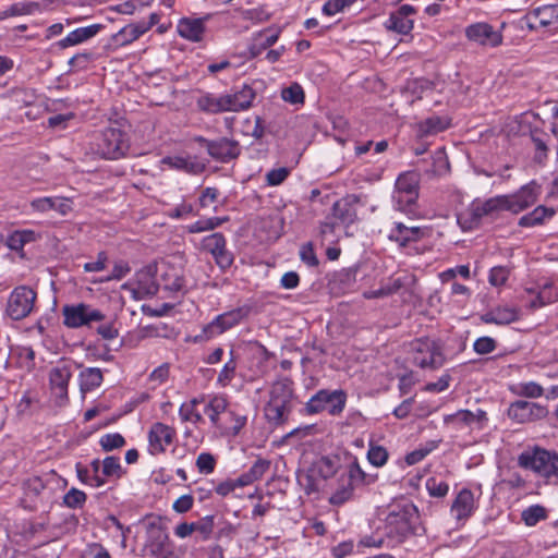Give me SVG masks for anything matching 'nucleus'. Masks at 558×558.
I'll return each mask as SVG.
<instances>
[{
    "mask_svg": "<svg viewBox=\"0 0 558 558\" xmlns=\"http://www.w3.org/2000/svg\"><path fill=\"white\" fill-rule=\"evenodd\" d=\"M520 317V310L511 305H498L481 316L485 324L509 325Z\"/></svg>",
    "mask_w": 558,
    "mask_h": 558,
    "instance_id": "obj_26",
    "label": "nucleus"
},
{
    "mask_svg": "<svg viewBox=\"0 0 558 558\" xmlns=\"http://www.w3.org/2000/svg\"><path fill=\"white\" fill-rule=\"evenodd\" d=\"M413 362L421 368H438L445 357L439 344L429 338L416 339L412 342Z\"/></svg>",
    "mask_w": 558,
    "mask_h": 558,
    "instance_id": "obj_8",
    "label": "nucleus"
},
{
    "mask_svg": "<svg viewBox=\"0 0 558 558\" xmlns=\"http://www.w3.org/2000/svg\"><path fill=\"white\" fill-rule=\"evenodd\" d=\"M416 10L409 4L401 5L398 10L390 13L388 20L385 22V27L388 31L401 35H408L414 27V14Z\"/></svg>",
    "mask_w": 558,
    "mask_h": 558,
    "instance_id": "obj_18",
    "label": "nucleus"
},
{
    "mask_svg": "<svg viewBox=\"0 0 558 558\" xmlns=\"http://www.w3.org/2000/svg\"><path fill=\"white\" fill-rule=\"evenodd\" d=\"M130 148L128 134L119 128H107L96 137L95 153L105 159L124 157Z\"/></svg>",
    "mask_w": 558,
    "mask_h": 558,
    "instance_id": "obj_3",
    "label": "nucleus"
},
{
    "mask_svg": "<svg viewBox=\"0 0 558 558\" xmlns=\"http://www.w3.org/2000/svg\"><path fill=\"white\" fill-rule=\"evenodd\" d=\"M64 326L73 329L89 327L93 323L105 320L106 315L87 303L68 304L62 307Z\"/></svg>",
    "mask_w": 558,
    "mask_h": 558,
    "instance_id": "obj_6",
    "label": "nucleus"
},
{
    "mask_svg": "<svg viewBox=\"0 0 558 558\" xmlns=\"http://www.w3.org/2000/svg\"><path fill=\"white\" fill-rule=\"evenodd\" d=\"M178 34L190 41L198 43L203 39L205 25L203 19H181L177 25Z\"/></svg>",
    "mask_w": 558,
    "mask_h": 558,
    "instance_id": "obj_32",
    "label": "nucleus"
},
{
    "mask_svg": "<svg viewBox=\"0 0 558 558\" xmlns=\"http://www.w3.org/2000/svg\"><path fill=\"white\" fill-rule=\"evenodd\" d=\"M550 288H551V284H548V283L544 284V287L537 293L535 299L531 301L530 307L535 310V308L542 307V306L555 301V298H553L550 295V292H549Z\"/></svg>",
    "mask_w": 558,
    "mask_h": 558,
    "instance_id": "obj_61",
    "label": "nucleus"
},
{
    "mask_svg": "<svg viewBox=\"0 0 558 558\" xmlns=\"http://www.w3.org/2000/svg\"><path fill=\"white\" fill-rule=\"evenodd\" d=\"M197 400H192L190 403H183L179 409V415L182 421L199 424L204 422L203 415L196 411Z\"/></svg>",
    "mask_w": 558,
    "mask_h": 558,
    "instance_id": "obj_47",
    "label": "nucleus"
},
{
    "mask_svg": "<svg viewBox=\"0 0 558 558\" xmlns=\"http://www.w3.org/2000/svg\"><path fill=\"white\" fill-rule=\"evenodd\" d=\"M333 217L342 223L350 225L355 219V214L347 203L337 202L332 208Z\"/></svg>",
    "mask_w": 558,
    "mask_h": 558,
    "instance_id": "obj_51",
    "label": "nucleus"
},
{
    "mask_svg": "<svg viewBox=\"0 0 558 558\" xmlns=\"http://www.w3.org/2000/svg\"><path fill=\"white\" fill-rule=\"evenodd\" d=\"M145 34V27L138 22L130 23L122 27L111 37V41L116 47H125L131 45Z\"/></svg>",
    "mask_w": 558,
    "mask_h": 558,
    "instance_id": "obj_34",
    "label": "nucleus"
},
{
    "mask_svg": "<svg viewBox=\"0 0 558 558\" xmlns=\"http://www.w3.org/2000/svg\"><path fill=\"white\" fill-rule=\"evenodd\" d=\"M473 349L477 354H488L496 349V340L490 337H480L473 343Z\"/></svg>",
    "mask_w": 558,
    "mask_h": 558,
    "instance_id": "obj_62",
    "label": "nucleus"
},
{
    "mask_svg": "<svg viewBox=\"0 0 558 558\" xmlns=\"http://www.w3.org/2000/svg\"><path fill=\"white\" fill-rule=\"evenodd\" d=\"M101 24H92L88 26L78 27L69 33L64 38H62L58 43V46L64 49L72 46L81 45L95 37L101 31Z\"/></svg>",
    "mask_w": 558,
    "mask_h": 558,
    "instance_id": "obj_31",
    "label": "nucleus"
},
{
    "mask_svg": "<svg viewBox=\"0 0 558 558\" xmlns=\"http://www.w3.org/2000/svg\"><path fill=\"white\" fill-rule=\"evenodd\" d=\"M161 163L172 170L182 171L186 174L197 175L205 170V163L196 156L172 155L162 158Z\"/></svg>",
    "mask_w": 558,
    "mask_h": 558,
    "instance_id": "obj_21",
    "label": "nucleus"
},
{
    "mask_svg": "<svg viewBox=\"0 0 558 558\" xmlns=\"http://www.w3.org/2000/svg\"><path fill=\"white\" fill-rule=\"evenodd\" d=\"M465 37L480 46L495 48L502 44V34L485 22L473 23L465 28Z\"/></svg>",
    "mask_w": 558,
    "mask_h": 558,
    "instance_id": "obj_12",
    "label": "nucleus"
},
{
    "mask_svg": "<svg viewBox=\"0 0 558 558\" xmlns=\"http://www.w3.org/2000/svg\"><path fill=\"white\" fill-rule=\"evenodd\" d=\"M548 518V510L542 505H532L523 509L521 512V520L529 526H535Z\"/></svg>",
    "mask_w": 558,
    "mask_h": 558,
    "instance_id": "obj_39",
    "label": "nucleus"
},
{
    "mask_svg": "<svg viewBox=\"0 0 558 558\" xmlns=\"http://www.w3.org/2000/svg\"><path fill=\"white\" fill-rule=\"evenodd\" d=\"M425 487L429 496L434 498H444L449 492V485L447 482L437 480L436 477H429L426 480Z\"/></svg>",
    "mask_w": 558,
    "mask_h": 558,
    "instance_id": "obj_49",
    "label": "nucleus"
},
{
    "mask_svg": "<svg viewBox=\"0 0 558 558\" xmlns=\"http://www.w3.org/2000/svg\"><path fill=\"white\" fill-rule=\"evenodd\" d=\"M220 195V192L217 187H205L199 197H198V205L201 208H206L210 204L217 202L218 197Z\"/></svg>",
    "mask_w": 558,
    "mask_h": 558,
    "instance_id": "obj_63",
    "label": "nucleus"
},
{
    "mask_svg": "<svg viewBox=\"0 0 558 558\" xmlns=\"http://www.w3.org/2000/svg\"><path fill=\"white\" fill-rule=\"evenodd\" d=\"M548 410L546 407L535 402L518 400L510 404L508 415L518 423H527L546 417Z\"/></svg>",
    "mask_w": 558,
    "mask_h": 558,
    "instance_id": "obj_14",
    "label": "nucleus"
},
{
    "mask_svg": "<svg viewBox=\"0 0 558 558\" xmlns=\"http://www.w3.org/2000/svg\"><path fill=\"white\" fill-rule=\"evenodd\" d=\"M167 215H168V217H170L172 219L186 218L191 215H195L194 206L190 203L182 202L181 204L177 205L175 207L169 209Z\"/></svg>",
    "mask_w": 558,
    "mask_h": 558,
    "instance_id": "obj_60",
    "label": "nucleus"
},
{
    "mask_svg": "<svg viewBox=\"0 0 558 558\" xmlns=\"http://www.w3.org/2000/svg\"><path fill=\"white\" fill-rule=\"evenodd\" d=\"M499 210H505L501 195L486 201H475L462 214L458 215V223L463 230H472L482 218L490 216Z\"/></svg>",
    "mask_w": 558,
    "mask_h": 558,
    "instance_id": "obj_7",
    "label": "nucleus"
},
{
    "mask_svg": "<svg viewBox=\"0 0 558 558\" xmlns=\"http://www.w3.org/2000/svg\"><path fill=\"white\" fill-rule=\"evenodd\" d=\"M421 175L416 171H405L396 180L393 201L396 209L411 213L412 206L418 198Z\"/></svg>",
    "mask_w": 558,
    "mask_h": 558,
    "instance_id": "obj_4",
    "label": "nucleus"
},
{
    "mask_svg": "<svg viewBox=\"0 0 558 558\" xmlns=\"http://www.w3.org/2000/svg\"><path fill=\"white\" fill-rule=\"evenodd\" d=\"M527 27L536 29L558 23V4H546L537 7L526 15Z\"/></svg>",
    "mask_w": 558,
    "mask_h": 558,
    "instance_id": "obj_23",
    "label": "nucleus"
},
{
    "mask_svg": "<svg viewBox=\"0 0 558 558\" xmlns=\"http://www.w3.org/2000/svg\"><path fill=\"white\" fill-rule=\"evenodd\" d=\"M226 245V238L220 232L207 235L202 240V248L211 254L216 264L221 269L229 268L233 263V256Z\"/></svg>",
    "mask_w": 558,
    "mask_h": 558,
    "instance_id": "obj_13",
    "label": "nucleus"
},
{
    "mask_svg": "<svg viewBox=\"0 0 558 558\" xmlns=\"http://www.w3.org/2000/svg\"><path fill=\"white\" fill-rule=\"evenodd\" d=\"M347 404V392L342 389H320L305 403L307 414L327 411L332 416L340 415Z\"/></svg>",
    "mask_w": 558,
    "mask_h": 558,
    "instance_id": "obj_5",
    "label": "nucleus"
},
{
    "mask_svg": "<svg viewBox=\"0 0 558 558\" xmlns=\"http://www.w3.org/2000/svg\"><path fill=\"white\" fill-rule=\"evenodd\" d=\"M36 240V232L33 230H17L7 239V245L12 251H21L24 245Z\"/></svg>",
    "mask_w": 558,
    "mask_h": 558,
    "instance_id": "obj_42",
    "label": "nucleus"
},
{
    "mask_svg": "<svg viewBox=\"0 0 558 558\" xmlns=\"http://www.w3.org/2000/svg\"><path fill=\"white\" fill-rule=\"evenodd\" d=\"M555 210L549 207L538 206L530 214L522 216L519 220V226L530 228L543 223L546 219L551 218Z\"/></svg>",
    "mask_w": 558,
    "mask_h": 558,
    "instance_id": "obj_37",
    "label": "nucleus"
},
{
    "mask_svg": "<svg viewBox=\"0 0 558 558\" xmlns=\"http://www.w3.org/2000/svg\"><path fill=\"white\" fill-rule=\"evenodd\" d=\"M290 403L268 402L265 407V415L270 423L279 425L283 423L289 413Z\"/></svg>",
    "mask_w": 558,
    "mask_h": 558,
    "instance_id": "obj_44",
    "label": "nucleus"
},
{
    "mask_svg": "<svg viewBox=\"0 0 558 558\" xmlns=\"http://www.w3.org/2000/svg\"><path fill=\"white\" fill-rule=\"evenodd\" d=\"M389 238L398 242L401 246L417 241L421 238V229L418 227H407L402 222H396Z\"/></svg>",
    "mask_w": 558,
    "mask_h": 558,
    "instance_id": "obj_35",
    "label": "nucleus"
},
{
    "mask_svg": "<svg viewBox=\"0 0 558 558\" xmlns=\"http://www.w3.org/2000/svg\"><path fill=\"white\" fill-rule=\"evenodd\" d=\"M445 423L452 425L456 429L469 427L471 429H482L487 423L486 412L478 409L476 412L460 410L453 414L445 416Z\"/></svg>",
    "mask_w": 558,
    "mask_h": 558,
    "instance_id": "obj_15",
    "label": "nucleus"
},
{
    "mask_svg": "<svg viewBox=\"0 0 558 558\" xmlns=\"http://www.w3.org/2000/svg\"><path fill=\"white\" fill-rule=\"evenodd\" d=\"M292 399L291 383L287 379L274 383L268 402L290 403Z\"/></svg>",
    "mask_w": 558,
    "mask_h": 558,
    "instance_id": "obj_40",
    "label": "nucleus"
},
{
    "mask_svg": "<svg viewBox=\"0 0 558 558\" xmlns=\"http://www.w3.org/2000/svg\"><path fill=\"white\" fill-rule=\"evenodd\" d=\"M104 380L100 368L88 367L80 374V387L82 392L92 391L98 388Z\"/></svg>",
    "mask_w": 558,
    "mask_h": 558,
    "instance_id": "obj_36",
    "label": "nucleus"
},
{
    "mask_svg": "<svg viewBox=\"0 0 558 558\" xmlns=\"http://www.w3.org/2000/svg\"><path fill=\"white\" fill-rule=\"evenodd\" d=\"M475 509L474 494L469 488H462L452 501L450 513L458 522L464 523Z\"/></svg>",
    "mask_w": 558,
    "mask_h": 558,
    "instance_id": "obj_22",
    "label": "nucleus"
},
{
    "mask_svg": "<svg viewBox=\"0 0 558 558\" xmlns=\"http://www.w3.org/2000/svg\"><path fill=\"white\" fill-rule=\"evenodd\" d=\"M355 1L356 0H328L323 7V13L327 16L336 15L352 5Z\"/></svg>",
    "mask_w": 558,
    "mask_h": 558,
    "instance_id": "obj_57",
    "label": "nucleus"
},
{
    "mask_svg": "<svg viewBox=\"0 0 558 558\" xmlns=\"http://www.w3.org/2000/svg\"><path fill=\"white\" fill-rule=\"evenodd\" d=\"M146 536L145 550L154 557L162 554L169 538L167 530L160 523L150 522L146 529Z\"/></svg>",
    "mask_w": 558,
    "mask_h": 558,
    "instance_id": "obj_24",
    "label": "nucleus"
},
{
    "mask_svg": "<svg viewBox=\"0 0 558 558\" xmlns=\"http://www.w3.org/2000/svg\"><path fill=\"white\" fill-rule=\"evenodd\" d=\"M539 195V185L534 181L523 185L517 193L501 195L505 210L518 214L532 206Z\"/></svg>",
    "mask_w": 558,
    "mask_h": 558,
    "instance_id": "obj_11",
    "label": "nucleus"
},
{
    "mask_svg": "<svg viewBox=\"0 0 558 558\" xmlns=\"http://www.w3.org/2000/svg\"><path fill=\"white\" fill-rule=\"evenodd\" d=\"M35 301L36 292L26 286H20L8 299L7 314L14 320L23 319L32 313Z\"/></svg>",
    "mask_w": 558,
    "mask_h": 558,
    "instance_id": "obj_9",
    "label": "nucleus"
},
{
    "mask_svg": "<svg viewBox=\"0 0 558 558\" xmlns=\"http://www.w3.org/2000/svg\"><path fill=\"white\" fill-rule=\"evenodd\" d=\"M367 459L369 463L376 468H380L386 464L388 460V452L381 446L371 445L367 451Z\"/></svg>",
    "mask_w": 558,
    "mask_h": 558,
    "instance_id": "obj_54",
    "label": "nucleus"
},
{
    "mask_svg": "<svg viewBox=\"0 0 558 558\" xmlns=\"http://www.w3.org/2000/svg\"><path fill=\"white\" fill-rule=\"evenodd\" d=\"M518 465L534 472L547 483L558 480V453L539 447L524 450L518 457Z\"/></svg>",
    "mask_w": 558,
    "mask_h": 558,
    "instance_id": "obj_1",
    "label": "nucleus"
},
{
    "mask_svg": "<svg viewBox=\"0 0 558 558\" xmlns=\"http://www.w3.org/2000/svg\"><path fill=\"white\" fill-rule=\"evenodd\" d=\"M175 436V430L163 423H154L148 432V450L156 456L166 451Z\"/></svg>",
    "mask_w": 558,
    "mask_h": 558,
    "instance_id": "obj_19",
    "label": "nucleus"
},
{
    "mask_svg": "<svg viewBox=\"0 0 558 558\" xmlns=\"http://www.w3.org/2000/svg\"><path fill=\"white\" fill-rule=\"evenodd\" d=\"M228 400L225 396H215L204 407V413L209 417L211 425L220 433L228 416Z\"/></svg>",
    "mask_w": 558,
    "mask_h": 558,
    "instance_id": "obj_25",
    "label": "nucleus"
},
{
    "mask_svg": "<svg viewBox=\"0 0 558 558\" xmlns=\"http://www.w3.org/2000/svg\"><path fill=\"white\" fill-rule=\"evenodd\" d=\"M71 377H72L71 365L63 363V364H60V365L53 367L49 374V381H50L51 389L60 388V387H68Z\"/></svg>",
    "mask_w": 558,
    "mask_h": 558,
    "instance_id": "obj_41",
    "label": "nucleus"
},
{
    "mask_svg": "<svg viewBox=\"0 0 558 558\" xmlns=\"http://www.w3.org/2000/svg\"><path fill=\"white\" fill-rule=\"evenodd\" d=\"M228 101L225 99V95H216L211 93H201L196 99V106L198 110L208 113V114H217L221 112H226V104Z\"/></svg>",
    "mask_w": 558,
    "mask_h": 558,
    "instance_id": "obj_33",
    "label": "nucleus"
},
{
    "mask_svg": "<svg viewBox=\"0 0 558 558\" xmlns=\"http://www.w3.org/2000/svg\"><path fill=\"white\" fill-rule=\"evenodd\" d=\"M510 275V269L506 266H495L490 269L488 275V282L494 287L504 286Z\"/></svg>",
    "mask_w": 558,
    "mask_h": 558,
    "instance_id": "obj_55",
    "label": "nucleus"
},
{
    "mask_svg": "<svg viewBox=\"0 0 558 558\" xmlns=\"http://www.w3.org/2000/svg\"><path fill=\"white\" fill-rule=\"evenodd\" d=\"M450 126V119L446 116H430L414 125L418 137L436 135Z\"/></svg>",
    "mask_w": 558,
    "mask_h": 558,
    "instance_id": "obj_29",
    "label": "nucleus"
},
{
    "mask_svg": "<svg viewBox=\"0 0 558 558\" xmlns=\"http://www.w3.org/2000/svg\"><path fill=\"white\" fill-rule=\"evenodd\" d=\"M517 393L526 398H539L543 396L544 389L535 381H527L518 385Z\"/></svg>",
    "mask_w": 558,
    "mask_h": 558,
    "instance_id": "obj_56",
    "label": "nucleus"
},
{
    "mask_svg": "<svg viewBox=\"0 0 558 558\" xmlns=\"http://www.w3.org/2000/svg\"><path fill=\"white\" fill-rule=\"evenodd\" d=\"M40 9L41 7L38 2H16L0 12V20H4L10 16L32 15L40 12Z\"/></svg>",
    "mask_w": 558,
    "mask_h": 558,
    "instance_id": "obj_38",
    "label": "nucleus"
},
{
    "mask_svg": "<svg viewBox=\"0 0 558 558\" xmlns=\"http://www.w3.org/2000/svg\"><path fill=\"white\" fill-rule=\"evenodd\" d=\"M216 460L213 454L202 452L196 459V466L203 474H210L214 472Z\"/></svg>",
    "mask_w": 558,
    "mask_h": 558,
    "instance_id": "obj_59",
    "label": "nucleus"
},
{
    "mask_svg": "<svg viewBox=\"0 0 558 558\" xmlns=\"http://www.w3.org/2000/svg\"><path fill=\"white\" fill-rule=\"evenodd\" d=\"M214 520V515H206L198 521L193 522L194 532H197L203 541L210 538L215 526Z\"/></svg>",
    "mask_w": 558,
    "mask_h": 558,
    "instance_id": "obj_50",
    "label": "nucleus"
},
{
    "mask_svg": "<svg viewBox=\"0 0 558 558\" xmlns=\"http://www.w3.org/2000/svg\"><path fill=\"white\" fill-rule=\"evenodd\" d=\"M225 99L228 101L226 106V112L227 111H242L246 110L252 106V102L256 96L255 90L248 86L243 85L241 89L230 93V94H223Z\"/></svg>",
    "mask_w": 558,
    "mask_h": 558,
    "instance_id": "obj_27",
    "label": "nucleus"
},
{
    "mask_svg": "<svg viewBox=\"0 0 558 558\" xmlns=\"http://www.w3.org/2000/svg\"><path fill=\"white\" fill-rule=\"evenodd\" d=\"M99 445L104 451L109 452L122 448L125 445V439L119 433H109L100 437Z\"/></svg>",
    "mask_w": 558,
    "mask_h": 558,
    "instance_id": "obj_48",
    "label": "nucleus"
},
{
    "mask_svg": "<svg viewBox=\"0 0 558 558\" xmlns=\"http://www.w3.org/2000/svg\"><path fill=\"white\" fill-rule=\"evenodd\" d=\"M415 511L413 505L405 506L397 512H390L386 519L387 535L391 538H402L411 531L410 513Z\"/></svg>",
    "mask_w": 558,
    "mask_h": 558,
    "instance_id": "obj_17",
    "label": "nucleus"
},
{
    "mask_svg": "<svg viewBox=\"0 0 558 558\" xmlns=\"http://www.w3.org/2000/svg\"><path fill=\"white\" fill-rule=\"evenodd\" d=\"M229 355V360L225 363L217 377V384L221 387H227L235 377L238 363L234 351L231 350Z\"/></svg>",
    "mask_w": 558,
    "mask_h": 558,
    "instance_id": "obj_45",
    "label": "nucleus"
},
{
    "mask_svg": "<svg viewBox=\"0 0 558 558\" xmlns=\"http://www.w3.org/2000/svg\"><path fill=\"white\" fill-rule=\"evenodd\" d=\"M280 36V29L268 27L255 33L252 43L248 46V52L252 58L258 57L264 50L275 45Z\"/></svg>",
    "mask_w": 558,
    "mask_h": 558,
    "instance_id": "obj_28",
    "label": "nucleus"
},
{
    "mask_svg": "<svg viewBox=\"0 0 558 558\" xmlns=\"http://www.w3.org/2000/svg\"><path fill=\"white\" fill-rule=\"evenodd\" d=\"M281 97L284 101L290 102L292 105L303 104L304 102V92L301 85L292 84L291 86L283 88L281 92Z\"/></svg>",
    "mask_w": 558,
    "mask_h": 558,
    "instance_id": "obj_52",
    "label": "nucleus"
},
{
    "mask_svg": "<svg viewBox=\"0 0 558 558\" xmlns=\"http://www.w3.org/2000/svg\"><path fill=\"white\" fill-rule=\"evenodd\" d=\"M246 422L247 417L245 415H240L234 413L233 411H229L227 421L225 423V427L221 430V435L236 436L240 433V430L245 426Z\"/></svg>",
    "mask_w": 558,
    "mask_h": 558,
    "instance_id": "obj_46",
    "label": "nucleus"
},
{
    "mask_svg": "<svg viewBox=\"0 0 558 558\" xmlns=\"http://www.w3.org/2000/svg\"><path fill=\"white\" fill-rule=\"evenodd\" d=\"M374 482L375 477L367 475L361 469L359 463L354 462L350 464L347 473L339 476L338 487L329 497V502L332 506H342L353 498L356 487L361 485H368Z\"/></svg>",
    "mask_w": 558,
    "mask_h": 558,
    "instance_id": "obj_2",
    "label": "nucleus"
},
{
    "mask_svg": "<svg viewBox=\"0 0 558 558\" xmlns=\"http://www.w3.org/2000/svg\"><path fill=\"white\" fill-rule=\"evenodd\" d=\"M197 142L206 146L208 154L213 158L222 162L234 159L240 154L239 144L235 141L226 137L217 141H208L204 137H198Z\"/></svg>",
    "mask_w": 558,
    "mask_h": 558,
    "instance_id": "obj_16",
    "label": "nucleus"
},
{
    "mask_svg": "<svg viewBox=\"0 0 558 558\" xmlns=\"http://www.w3.org/2000/svg\"><path fill=\"white\" fill-rule=\"evenodd\" d=\"M86 494L77 488H71L63 497V504L72 509L82 508L86 502Z\"/></svg>",
    "mask_w": 558,
    "mask_h": 558,
    "instance_id": "obj_53",
    "label": "nucleus"
},
{
    "mask_svg": "<svg viewBox=\"0 0 558 558\" xmlns=\"http://www.w3.org/2000/svg\"><path fill=\"white\" fill-rule=\"evenodd\" d=\"M247 315L245 308L239 307L232 311L222 313L216 316L209 324L204 326L202 335L197 336L196 339H211L217 337L227 330L238 326Z\"/></svg>",
    "mask_w": 558,
    "mask_h": 558,
    "instance_id": "obj_10",
    "label": "nucleus"
},
{
    "mask_svg": "<svg viewBox=\"0 0 558 558\" xmlns=\"http://www.w3.org/2000/svg\"><path fill=\"white\" fill-rule=\"evenodd\" d=\"M270 462L265 459L256 460L253 465L250 468L247 473L254 482L260 480L264 474L269 470Z\"/></svg>",
    "mask_w": 558,
    "mask_h": 558,
    "instance_id": "obj_64",
    "label": "nucleus"
},
{
    "mask_svg": "<svg viewBox=\"0 0 558 558\" xmlns=\"http://www.w3.org/2000/svg\"><path fill=\"white\" fill-rule=\"evenodd\" d=\"M101 475L108 481L110 478L118 480L124 474L120 459L114 456H109L101 462Z\"/></svg>",
    "mask_w": 558,
    "mask_h": 558,
    "instance_id": "obj_43",
    "label": "nucleus"
},
{
    "mask_svg": "<svg viewBox=\"0 0 558 558\" xmlns=\"http://www.w3.org/2000/svg\"><path fill=\"white\" fill-rule=\"evenodd\" d=\"M338 469V459L331 457H320L317 459L311 470L310 474L305 476L307 484L305 486L306 493L311 494L317 489L315 483L313 482L314 476H319L323 480H328L332 477Z\"/></svg>",
    "mask_w": 558,
    "mask_h": 558,
    "instance_id": "obj_20",
    "label": "nucleus"
},
{
    "mask_svg": "<svg viewBox=\"0 0 558 558\" xmlns=\"http://www.w3.org/2000/svg\"><path fill=\"white\" fill-rule=\"evenodd\" d=\"M290 174V170L286 167L271 169L266 173V183L269 186L280 185Z\"/></svg>",
    "mask_w": 558,
    "mask_h": 558,
    "instance_id": "obj_58",
    "label": "nucleus"
},
{
    "mask_svg": "<svg viewBox=\"0 0 558 558\" xmlns=\"http://www.w3.org/2000/svg\"><path fill=\"white\" fill-rule=\"evenodd\" d=\"M100 466L99 459L93 460L87 466L76 464L77 477L86 485L95 488L101 487L107 483V480L101 475Z\"/></svg>",
    "mask_w": 558,
    "mask_h": 558,
    "instance_id": "obj_30",
    "label": "nucleus"
}]
</instances>
